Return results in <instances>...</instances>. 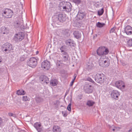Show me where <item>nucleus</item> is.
I'll return each instance as SVG.
<instances>
[{
    "label": "nucleus",
    "instance_id": "f257e3e1",
    "mask_svg": "<svg viewBox=\"0 0 132 132\" xmlns=\"http://www.w3.org/2000/svg\"><path fill=\"white\" fill-rule=\"evenodd\" d=\"M52 19L54 22H57L58 21L62 22L66 20V14H62L60 12H58L53 16Z\"/></svg>",
    "mask_w": 132,
    "mask_h": 132
},
{
    "label": "nucleus",
    "instance_id": "f03ea898",
    "mask_svg": "<svg viewBox=\"0 0 132 132\" xmlns=\"http://www.w3.org/2000/svg\"><path fill=\"white\" fill-rule=\"evenodd\" d=\"M59 7L62 10L65 11L67 12H70L72 9V5L69 2H63L60 3Z\"/></svg>",
    "mask_w": 132,
    "mask_h": 132
},
{
    "label": "nucleus",
    "instance_id": "7ed1b4c3",
    "mask_svg": "<svg viewBox=\"0 0 132 132\" xmlns=\"http://www.w3.org/2000/svg\"><path fill=\"white\" fill-rule=\"evenodd\" d=\"M95 79L97 82L101 84L106 81V78L103 73H98L95 76Z\"/></svg>",
    "mask_w": 132,
    "mask_h": 132
},
{
    "label": "nucleus",
    "instance_id": "20e7f679",
    "mask_svg": "<svg viewBox=\"0 0 132 132\" xmlns=\"http://www.w3.org/2000/svg\"><path fill=\"white\" fill-rule=\"evenodd\" d=\"M2 50L5 53L9 54L13 50L12 46L10 44L6 43L2 45Z\"/></svg>",
    "mask_w": 132,
    "mask_h": 132
},
{
    "label": "nucleus",
    "instance_id": "39448f33",
    "mask_svg": "<svg viewBox=\"0 0 132 132\" xmlns=\"http://www.w3.org/2000/svg\"><path fill=\"white\" fill-rule=\"evenodd\" d=\"M28 65L32 68H35L37 65V60L34 57L30 58L27 62Z\"/></svg>",
    "mask_w": 132,
    "mask_h": 132
},
{
    "label": "nucleus",
    "instance_id": "423d86ee",
    "mask_svg": "<svg viewBox=\"0 0 132 132\" xmlns=\"http://www.w3.org/2000/svg\"><path fill=\"white\" fill-rule=\"evenodd\" d=\"M24 37V33L22 32H19L15 34L14 38V40L16 42L21 41Z\"/></svg>",
    "mask_w": 132,
    "mask_h": 132
},
{
    "label": "nucleus",
    "instance_id": "0eeeda50",
    "mask_svg": "<svg viewBox=\"0 0 132 132\" xmlns=\"http://www.w3.org/2000/svg\"><path fill=\"white\" fill-rule=\"evenodd\" d=\"M110 64V60L108 57L106 59L100 61L99 64L100 65L103 67H108Z\"/></svg>",
    "mask_w": 132,
    "mask_h": 132
},
{
    "label": "nucleus",
    "instance_id": "6e6552de",
    "mask_svg": "<svg viewBox=\"0 0 132 132\" xmlns=\"http://www.w3.org/2000/svg\"><path fill=\"white\" fill-rule=\"evenodd\" d=\"M13 11L10 9H5L2 13V15L6 18H10L13 15Z\"/></svg>",
    "mask_w": 132,
    "mask_h": 132
},
{
    "label": "nucleus",
    "instance_id": "1a4fd4ad",
    "mask_svg": "<svg viewBox=\"0 0 132 132\" xmlns=\"http://www.w3.org/2000/svg\"><path fill=\"white\" fill-rule=\"evenodd\" d=\"M84 89L86 93L90 94L93 92V88L91 85L86 83L84 87Z\"/></svg>",
    "mask_w": 132,
    "mask_h": 132
},
{
    "label": "nucleus",
    "instance_id": "9d476101",
    "mask_svg": "<svg viewBox=\"0 0 132 132\" xmlns=\"http://www.w3.org/2000/svg\"><path fill=\"white\" fill-rule=\"evenodd\" d=\"M41 67L45 70H48L50 68V64L49 61L47 60H44L42 63Z\"/></svg>",
    "mask_w": 132,
    "mask_h": 132
},
{
    "label": "nucleus",
    "instance_id": "9b49d317",
    "mask_svg": "<svg viewBox=\"0 0 132 132\" xmlns=\"http://www.w3.org/2000/svg\"><path fill=\"white\" fill-rule=\"evenodd\" d=\"M120 95V93L117 90H113L111 92V97L114 99L118 100V96Z\"/></svg>",
    "mask_w": 132,
    "mask_h": 132
},
{
    "label": "nucleus",
    "instance_id": "f8f14e48",
    "mask_svg": "<svg viewBox=\"0 0 132 132\" xmlns=\"http://www.w3.org/2000/svg\"><path fill=\"white\" fill-rule=\"evenodd\" d=\"M115 85L116 87L120 89H123L125 87V85H124L123 82L122 81H116Z\"/></svg>",
    "mask_w": 132,
    "mask_h": 132
},
{
    "label": "nucleus",
    "instance_id": "ddd939ff",
    "mask_svg": "<svg viewBox=\"0 0 132 132\" xmlns=\"http://www.w3.org/2000/svg\"><path fill=\"white\" fill-rule=\"evenodd\" d=\"M125 31L127 35H130L132 34V28L129 26H127L125 28Z\"/></svg>",
    "mask_w": 132,
    "mask_h": 132
},
{
    "label": "nucleus",
    "instance_id": "4468645a",
    "mask_svg": "<svg viewBox=\"0 0 132 132\" xmlns=\"http://www.w3.org/2000/svg\"><path fill=\"white\" fill-rule=\"evenodd\" d=\"M62 56V59L64 62H66L68 60L69 57V55L67 52L61 54Z\"/></svg>",
    "mask_w": 132,
    "mask_h": 132
},
{
    "label": "nucleus",
    "instance_id": "2eb2a0df",
    "mask_svg": "<svg viewBox=\"0 0 132 132\" xmlns=\"http://www.w3.org/2000/svg\"><path fill=\"white\" fill-rule=\"evenodd\" d=\"M85 15V13L81 11H79L77 15V17L79 19H82L84 17Z\"/></svg>",
    "mask_w": 132,
    "mask_h": 132
},
{
    "label": "nucleus",
    "instance_id": "dca6fc26",
    "mask_svg": "<svg viewBox=\"0 0 132 132\" xmlns=\"http://www.w3.org/2000/svg\"><path fill=\"white\" fill-rule=\"evenodd\" d=\"M34 126L38 132H40L42 130V128L41 127V125L39 124L38 122L35 123L34 124Z\"/></svg>",
    "mask_w": 132,
    "mask_h": 132
},
{
    "label": "nucleus",
    "instance_id": "f3484780",
    "mask_svg": "<svg viewBox=\"0 0 132 132\" xmlns=\"http://www.w3.org/2000/svg\"><path fill=\"white\" fill-rule=\"evenodd\" d=\"M97 54L99 56H101L103 55V47H99L96 51Z\"/></svg>",
    "mask_w": 132,
    "mask_h": 132
},
{
    "label": "nucleus",
    "instance_id": "a211bd4d",
    "mask_svg": "<svg viewBox=\"0 0 132 132\" xmlns=\"http://www.w3.org/2000/svg\"><path fill=\"white\" fill-rule=\"evenodd\" d=\"M66 45L70 46H74L75 44L74 43V42L71 39L67 40L65 42Z\"/></svg>",
    "mask_w": 132,
    "mask_h": 132
},
{
    "label": "nucleus",
    "instance_id": "6ab92c4d",
    "mask_svg": "<svg viewBox=\"0 0 132 132\" xmlns=\"http://www.w3.org/2000/svg\"><path fill=\"white\" fill-rule=\"evenodd\" d=\"M73 35L75 38L78 39L81 38V35L80 33L78 31H75L73 33Z\"/></svg>",
    "mask_w": 132,
    "mask_h": 132
},
{
    "label": "nucleus",
    "instance_id": "aec40b11",
    "mask_svg": "<svg viewBox=\"0 0 132 132\" xmlns=\"http://www.w3.org/2000/svg\"><path fill=\"white\" fill-rule=\"evenodd\" d=\"M57 84V81L56 79L53 78L50 81V84L52 86H55Z\"/></svg>",
    "mask_w": 132,
    "mask_h": 132
},
{
    "label": "nucleus",
    "instance_id": "412c9836",
    "mask_svg": "<svg viewBox=\"0 0 132 132\" xmlns=\"http://www.w3.org/2000/svg\"><path fill=\"white\" fill-rule=\"evenodd\" d=\"M53 132H61V129L60 127L58 126H54L53 127Z\"/></svg>",
    "mask_w": 132,
    "mask_h": 132
},
{
    "label": "nucleus",
    "instance_id": "4be33fe9",
    "mask_svg": "<svg viewBox=\"0 0 132 132\" xmlns=\"http://www.w3.org/2000/svg\"><path fill=\"white\" fill-rule=\"evenodd\" d=\"M59 47V49H60L61 51V54H62V53H64L67 52L65 51L67 48L66 46L63 45L61 47Z\"/></svg>",
    "mask_w": 132,
    "mask_h": 132
},
{
    "label": "nucleus",
    "instance_id": "5701e85b",
    "mask_svg": "<svg viewBox=\"0 0 132 132\" xmlns=\"http://www.w3.org/2000/svg\"><path fill=\"white\" fill-rule=\"evenodd\" d=\"M103 55H107L109 52V50L107 48L103 47Z\"/></svg>",
    "mask_w": 132,
    "mask_h": 132
},
{
    "label": "nucleus",
    "instance_id": "b1692460",
    "mask_svg": "<svg viewBox=\"0 0 132 132\" xmlns=\"http://www.w3.org/2000/svg\"><path fill=\"white\" fill-rule=\"evenodd\" d=\"M25 91L23 89L19 90L17 91L16 94L19 95H23L25 94Z\"/></svg>",
    "mask_w": 132,
    "mask_h": 132
},
{
    "label": "nucleus",
    "instance_id": "393cba45",
    "mask_svg": "<svg viewBox=\"0 0 132 132\" xmlns=\"http://www.w3.org/2000/svg\"><path fill=\"white\" fill-rule=\"evenodd\" d=\"M95 102L92 100H88L87 101L86 105L89 106H93L95 104Z\"/></svg>",
    "mask_w": 132,
    "mask_h": 132
},
{
    "label": "nucleus",
    "instance_id": "a878e982",
    "mask_svg": "<svg viewBox=\"0 0 132 132\" xmlns=\"http://www.w3.org/2000/svg\"><path fill=\"white\" fill-rule=\"evenodd\" d=\"M105 25V23H101L99 22H98L96 24V26L98 28H102Z\"/></svg>",
    "mask_w": 132,
    "mask_h": 132
},
{
    "label": "nucleus",
    "instance_id": "bb28decb",
    "mask_svg": "<svg viewBox=\"0 0 132 132\" xmlns=\"http://www.w3.org/2000/svg\"><path fill=\"white\" fill-rule=\"evenodd\" d=\"M41 80H42V81H43L45 82L46 83L48 84L49 82V79L48 78L45 76H44L43 78V79L42 78H40Z\"/></svg>",
    "mask_w": 132,
    "mask_h": 132
},
{
    "label": "nucleus",
    "instance_id": "cd10ccee",
    "mask_svg": "<svg viewBox=\"0 0 132 132\" xmlns=\"http://www.w3.org/2000/svg\"><path fill=\"white\" fill-rule=\"evenodd\" d=\"M63 45V42L60 40L57 42V47L58 49L59 48V47H61Z\"/></svg>",
    "mask_w": 132,
    "mask_h": 132
},
{
    "label": "nucleus",
    "instance_id": "c85d7f7f",
    "mask_svg": "<svg viewBox=\"0 0 132 132\" xmlns=\"http://www.w3.org/2000/svg\"><path fill=\"white\" fill-rule=\"evenodd\" d=\"M103 8H102L100 10H98V14L99 16H101L104 13Z\"/></svg>",
    "mask_w": 132,
    "mask_h": 132
},
{
    "label": "nucleus",
    "instance_id": "c756f323",
    "mask_svg": "<svg viewBox=\"0 0 132 132\" xmlns=\"http://www.w3.org/2000/svg\"><path fill=\"white\" fill-rule=\"evenodd\" d=\"M36 102L38 103H39L43 101V99L40 97H37L36 99Z\"/></svg>",
    "mask_w": 132,
    "mask_h": 132
},
{
    "label": "nucleus",
    "instance_id": "7c9ffc66",
    "mask_svg": "<svg viewBox=\"0 0 132 132\" xmlns=\"http://www.w3.org/2000/svg\"><path fill=\"white\" fill-rule=\"evenodd\" d=\"M87 68L89 70L92 69L93 67V64L92 63H89L87 64Z\"/></svg>",
    "mask_w": 132,
    "mask_h": 132
},
{
    "label": "nucleus",
    "instance_id": "2f4dec72",
    "mask_svg": "<svg viewBox=\"0 0 132 132\" xmlns=\"http://www.w3.org/2000/svg\"><path fill=\"white\" fill-rule=\"evenodd\" d=\"M127 44L129 46H132V39H130L127 41Z\"/></svg>",
    "mask_w": 132,
    "mask_h": 132
},
{
    "label": "nucleus",
    "instance_id": "473e14b6",
    "mask_svg": "<svg viewBox=\"0 0 132 132\" xmlns=\"http://www.w3.org/2000/svg\"><path fill=\"white\" fill-rule=\"evenodd\" d=\"M21 23L20 21H18L16 23H15L14 25L16 27L18 28L20 26V25H21Z\"/></svg>",
    "mask_w": 132,
    "mask_h": 132
},
{
    "label": "nucleus",
    "instance_id": "72a5a7b5",
    "mask_svg": "<svg viewBox=\"0 0 132 132\" xmlns=\"http://www.w3.org/2000/svg\"><path fill=\"white\" fill-rule=\"evenodd\" d=\"M86 80L88 81L91 82L93 83H95L94 81L90 77H88L87 78Z\"/></svg>",
    "mask_w": 132,
    "mask_h": 132
},
{
    "label": "nucleus",
    "instance_id": "f704fd0d",
    "mask_svg": "<svg viewBox=\"0 0 132 132\" xmlns=\"http://www.w3.org/2000/svg\"><path fill=\"white\" fill-rule=\"evenodd\" d=\"M72 1L73 2L77 4H80L81 2V0H72Z\"/></svg>",
    "mask_w": 132,
    "mask_h": 132
},
{
    "label": "nucleus",
    "instance_id": "c9c22d12",
    "mask_svg": "<svg viewBox=\"0 0 132 132\" xmlns=\"http://www.w3.org/2000/svg\"><path fill=\"white\" fill-rule=\"evenodd\" d=\"M8 115L10 117L12 116L14 117H16V114H13L12 113H8Z\"/></svg>",
    "mask_w": 132,
    "mask_h": 132
},
{
    "label": "nucleus",
    "instance_id": "e433bc0d",
    "mask_svg": "<svg viewBox=\"0 0 132 132\" xmlns=\"http://www.w3.org/2000/svg\"><path fill=\"white\" fill-rule=\"evenodd\" d=\"M22 100L23 101H26L28 100V98L27 96H23Z\"/></svg>",
    "mask_w": 132,
    "mask_h": 132
},
{
    "label": "nucleus",
    "instance_id": "4c0bfd02",
    "mask_svg": "<svg viewBox=\"0 0 132 132\" xmlns=\"http://www.w3.org/2000/svg\"><path fill=\"white\" fill-rule=\"evenodd\" d=\"M116 29V28L115 27H113L110 30V33H113L114 32L115 29Z\"/></svg>",
    "mask_w": 132,
    "mask_h": 132
},
{
    "label": "nucleus",
    "instance_id": "58836bf2",
    "mask_svg": "<svg viewBox=\"0 0 132 132\" xmlns=\"http://www.w3.org/2000/svg\"><path fill=\"white\" fill-rule=\"evenodd\" d=\"M71 103H69L68 106L67 107V109L69 111H70L71 110Z\"/></svg>",
    "mask_w": 132,
    "mask_h": 132
},
{
    "label": "nucleus",
    "instance_id": "ea45409f",
    "mask_svg": "<svg viewBox=\"0 0 132 132\" xmlns=\"http://www.w3.org/2000/svg\"><path fill=\"white\" fill-rule=\"evenodd\" d=\"M6 29L5 27H3L2 28V32L3 33V34H5V32H3V31H6Z\"/></svg>",
    "mask_w": 132,
    "mask_h": 132
},
{
    "label": "nucleus",
    "instance_id": "a19ab883",
    "mask_svg": "<svg viewBox=\"0 0 132 132\" xmlns=\"http://www.w3.org/2000/svg\"><path fill=\"white\" fill-rule=\"evenodd\" d=\"M75 80H74L73 79L72 80V81L71 82L70 84V86H72Z\"/></svg>",
    "mask_w": 132,
    "mask_h": 132
},
{
    "label": "nucleus",
    "instance_id": "79ce46f5",
    "mask_svg": "<svg viewBox=\"0 0 132 132\" xmlns=\"http://www.w3.org/2000/svg\"><path fill=\"white\" fill-rule=\"evenodd\" d=\"M114 126H109V127L110 130H112V129L113 128H114Z\"/></svg>",
    "mask_w": 132,
    "mask_h": 132
},
{
    "label": "nucleus",
    "instance_id": "37998d69",
    "mask_svg": "<svg viewBox=\"0 0 132 132\" xmlns=\"http://www.w3.org/2000/svg\"><path fill=\"white\" fill-rule=\"evenodd\" d=\"M76 76L77 75L76 74H74L73 75L74 78L73 79L74 80H75L76 78Z\"/></svg>",
    "mask_w": 132,
    "mask_h": 132
},
{
    "label": "nucleus",
    "instance_id": "c03bdc74",
    "mask_svg": "<svg viewBox=\"0 0 132 132\" xmlns=\"http://www.w3.org/2000/svg\"><path fill=\"white\" fill-rule=\"evenodd\" d=\"M3 122V120L0 117V125L2 124Z\"/></svg>",
    "mask_w": 132,
    "mask_h": 132
},
{
    "label": "nucleus",
    "instance_id": "a18cd8bd",
    "mask_svg": "<svg viewBox=\"0 0 132 132\" xmlns=\"http://www.w3.org/2000/svg\"><path fill=\"white\" fill-rule=\"evenodd\" d=\"M117 129V127H114V128H113L112 129V130L113 131H114L115 130Z\"/></svg>",
    "mask_w": 132,
    "mask_h": 132
},
{
    "label": "nucleus",
    "instance_id": "49530a36",
    "mask_svg": "<svg viewBox=\"0 0 132 132\" xmlns=\"http://www.w3.org/2000/svg\"><path fill=\"white\" fill-rule=\"evenodd\" d=\"M65 31V32L64 33V34L66 35L67 34H68V31H67L66 30Z\"/></svg>",
    "mask_w": 132,
    "mask_h": 132
},
{
    "label": "nucleus",
    "instance_id": "de8ad7c7",
    "mask_svg": "<svg viewBox=\"0 0 132 132\" xmlns=\"http://www.w3.org/2000/svg\"><path fill=\"white\" fill-rule=\"evenodd\" d=\"M22 25H21V26H20V28H21V29H24V28H25L24 27H23V28H22Z\"/></svg>",
    "mask_w": 132,
    "mask_h": 132
},
{
    "label": "nucleus",
    "instance_id": "09e8293b",
    "mask_svg": "<svg viewBox=\"0 0 132 132\" xmlns=\"http://www.w3.org/2000/svg\"><path fill=\"white\" fill-rule=\"evenodd\" d=\"M59 0V1H65L66 0Z\"/></svg>",
    "mask_w": 132,
    "mask_h": 132
},
{
    "label": "nucleus",
    "instance_id": "8fccbe9b",
    "mask_svg": "<svg viewBox=\"0 0 132 132\" xmlns=\"http://www.w3.org/2000/svg\"><path fill=\"white\" fill-rule=\"evenodd\" d=\"M39 53V52L38 51H37L36 52V53L37 54H38Z\"/></svg>",
    "mask_w": 132,
    "mask_h": 132
},
{
    "label": "nucleus",
    "instance_id": "3c124183",
    "mask_svg": "<svg viewBox=\"0 0 132 132\" xmlns=\"http://www.w3.org/2000/svg\"><path fill=\"white\" fill-rule=\"evenodd\" d=\"M128 132H131V130H129Z\"/></svg>",
    "mask_w": 132,
    "mask_h": 132
},
{
    "label": "nucleus",
    "instance_id": "603ef678",
    "mask_svg": "<svg viewBox=\"0 0 132 132\" xmlns=\"http://www.w3.org/2000/svg\"><path fill=\"white\" fill-rule=\"evenodd\" d=\"M131 11V9H129V11L130 12V11Z\"/></svg>",
    "mask_w": 132,
    "mask_h": 132
},
{
    "label": "nucleus",
    "instance_id": "864d4df0",
    "mask_svg": "<svg viewBox=\"0 0 132 132\" xmlns=\"http://www.w3.org/2000/svg\"><path fill=\"white\" fill-rule=\"evenodd\" d=\"M64 116H66V115H65V114H64Z\"/></svg>",
    "mask_w": 132,
    "mask_h": 132
},
{
    "label": "nucleus",
    "instance_id": "5fc2aeb1",
    "mask_svg": "<svg viewBox=\"0 0 132 132\" xmlns=\"http://www.w3.org/2000/svg\"><path fill=\"white\" fill-rule=\"evenodd\" d=\"M79 98L80 99H81V97H80V98Z\"/></svg>",
    "mask_w": 132,
    "mask_h": 132
},
{
    "label": "nucleus",
    "instance_id": "6e6d98bb",
    "mask_svg": "<svg viewBox=\"0 0 132 132\" xmlns=\"http://www.w3.org/2000/svg\"><path fill=\"white\" fill-rule=\"evenodd\" d=\"M59 65V66H60V64H59V65Z\"/></svg>",
    "mask_w": 132,
    "mask_h": 132
},
{
    "label": "nucleus",
    "instance_id": "4d7b16f0",
    "mask_svg": "<svg viewBox=\"0 0 132 132\" xmlns=\"http://www.w3.org/2000/svg\"><path fill=\"white\" fill-rule=\"evenodd\" d=\"M66 95V94L65 95V96Z\"/></svg>",
    "mask_w": 132,
    "mask_h": 132
}]
</instances>
